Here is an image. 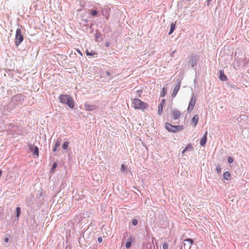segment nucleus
<instances>
[{
  "label": "nucleus",
  "mask_w": 249,
  "mask_h": 249,
  "mask_svg": "<svg viewBox=\"0 0 249 249\" xmlns=\"http://www.w3.org/2000/svg\"><path fill=\"white\" fill-rule=\"evenodd\" d=\"M132 224L134 226L136 225L138 223V221L136 219H134L132 220Z\"/></svg>",
  "instance_id": "nucleus-31"
},
{
  "label": "nucleus",
  "mask_w": 249,
  "mask_h": 249,
  "mask_svg": "<svg viewBox=\"0 0 249 249\" xmlns=\"http://www.w3.org/2000/svg\"><path fill=\"white\" fill-rule=\"evenodd\" d=\"M196 102V97L193 95L189 102V105L187 108V111L188 113H190L193 109Z\"/></svg>",
  "instance_id": "nucleus-5"
},
{
  "label": "nucleus",
  "mask_w": 249,
  "mask_h": 249,
  "mask_svg": "<svg viewBox=\"0 0 249 249\" xmlns=\"http://www.w3.org/2000/svg\"><path fill=\"white\" fill-rule=\"evenodd\" d=\"M198 121V117L197 115H196L192 119V122L194 124V126L195 127L197 124Z\"/></svg>",
  "instance_id": "nucleus-12"
},
{
  "label": "nucleus",
  "mask_w": 249,
  "mask_h": 249,
  "mask_svg": "<svg viewBox=\"0 0 249 249\" xmlns=\"http://www.w3.org/2000/svg\"><path fill=\"white\" fill-rule=\"evenodd\" d=\"M98 241L99 242V243H101L102 242V238L101 237H99L98 238Z\"/></svg>",
  "instance_id": "nucleus-34"
},
{
  "label": "nucleus",
  "mask_w": 249,
  "mask_h": 249,
  "mask_svg": "<svg viewBox=\"0 0 249 249\" xmlns=\"http://www.w3.org/2000/svg\"><path fill=\"white\" fill-rule=\"evenodd\" d=\"M34 154L36 155L37 157L39 155V149L37 146L34 147Z\"/></svg>",
  "instance_id": "nucleus-21"
},
{
  "label": "nucleus",
  "mask_w": 249,
  "mask_h": 249,
  "mask_svg": "<svg viewBox=\"0 0 249 249\" xmlns=\"http://www.w3.org/2000/svg\"><path fill=\"white\" fill-rule=\"evenodd\" d=\"M109 13H107V17H106V18H107V19H108V18H109Z\"/></svg>",
  "instance_id": "nucleus-37"
},
{
  "label": "nucleus",
  "mask_w": 249,
  "mask_h": 249,
  "mask_svg": "<svg viewBox=\"0 0 249 249\" xmlns=\"http://www.w3.org/2000/svg\"><path fill=\"white\" fill-rule=\"evenodd\" d=\"M165 127L169 131L173 132H176L178 129L182 130L183 127L182 125L180 126H175L169 123H166L165 124Z\"/></svg>",
  "instance_id": "nucleus-4"
},
{
  "label": "nucleus",
  "mask_w": 249,
  "mask_h": 249,
  "mask_svg": "<svg viewBox=\"0 0 249 249\" xmlns=\"http://www.w3.org/2000/svg\"><path fill=\"white\" fill-rule=\"evenodd\" d=\"M165 103V99H162L160 102V105H161L162 106H164V104Z\"/></svg>",
  "instance_id": "nucleus-32"
},
{
  "label": "nucleus",
  "mask_w": 249,
  "mask_h": 249,
  "mask_svg": "<svg viewBox=\"0 0 249 249\" xmlns=\"http://www.w3.org/2000/svg\"><path fill=\"white\" fill-rule=\"evenodd\" d=\"M168 245L167 244V243H164L163 244V245H162V248L163 249H168Z\"/></svg>",
  "instance_id": "nucleus-25"
},
{
  "label": "nucleus",
  "mask_w": 249,
  "mask_h": 249,
  "mask_svg": "<svg viewBox=\"0 0 249 249\" xmlns=\"http://www.w3.org/2000/svg\"><path fill=\"white\" fill-rule=\"evenodd\" d=\"M163 106L159 105L158 106V112L159 115H161L162 112Z\"/></svg>",
  "instance_id": "nucleus-20"
},
{
  "label": "nucleus",
  "mask_w": 249,
  "mask_h": 249,
  "mask_svg": "<svg viewBox=\"0 0 249 249\" xmlns=\"http://www.w3.org/2000/svg\"><path fill=\"white\" fill-rule=\"evenodd\" d=\"M193 149V147L191 144H188L185 148L182 151V154H184L188 150H192Z\"/></svg>",
  "instance_id": "nucleus-13"
},
{
  "label": "nucleus",
  "mask_w": 249,
  "mask_h": 249,
  "mask_svg": "<svg viewBox=\"0 0 249 249\" xmlns=\"http://www.w3.org/2000/svg\"><path fill=\"white\" fill-rule=\"evenodd\" d=\"M86 54L87 55L90 56H93L94 55L97 54L96 53L93 51H89L88 50H87L86 51Z\"/></svg>",
  "instance_id": "nucleus-16"
},
{
  "label": "nucleus",
  "mask_w": 249,
  "mask_h": 249,
  "mask_svg": "<svg viewBox=\"0 0 249 249\" xmlns=\"http://www.w3.org/2000/svg\"><path fill=\"white\" fill-rule=\"evenodd\" d=\"M211 0H207V1H208V3H209Z\"/></svg>",
  "instance_id": "nucleus-39"
},
{
  "label": "nucleus",
  "mask_w": 249,
  "mask_h": 249,
  "mask_svg": "<svg viewBox=\"0 0 249 249\" xmlns=\"http://www.w3.org/2000/svg\"><path fill=\"white\" fill-rule=\"evenodd\" d=\"M142 92V90H138L137 91V94L138 95V96L141 97Z\"/></svg>",
  "instance_id": "nucleus-30"
},
{
  "label": "nucleus",
  "mask_w": 249,
  "mask_h": 249,
  "mask_svg": "<svg viewBox=\"0 0 249 249\" xmlns=\"http://www.w3.org/2000/svg\"><path fill=\"white\" fill-rule=\"evenodd\" d=\"M207 132L206 131L204 134V135L202 137V138L200 140V144L202 146H204L207 141Z\"/></svg>",
  "instance_id": "nucleus-9"
},
{
  "label": "nucleus",
  "mask_w": 249,
  "mask_h": 249,
  "mask_svg": "<svg viewBox=\"0 0 249 249\" xmlns=\"http://www.w3.org/2000/svg\"><path fill=\"white\" fill-rule=\"evenodd\" d=\"M78 52V53H79L80 54H82L80 52V51L79 50Z\"/></svg>",
  "instance_id": "nucleus-38"
},
{
  "label": "nucleus",
  "mask_w": 249,
  "mask_h": 249,
  "mask_svg": "<svg viewBox=\"0 0 249 249\" xmlns=\"http://www.w3.org/2000/svg\"><path fill=\"white\" fill-rule=\"evenodd\" d=\"M16 212H17V216L18 217L19 216V213L20 212V208L18 207L16 208Z\"/></svg>",
  "instance_id": "nucleus-24"
},
{
  "label": "nucleus",
  "mask_w": 249,
  "mask_h": 249,
  "mask_svg": "<svg viewBox=\"0 0 249 249\" xmlns=\"http://www.w3.org/2000/svg\"><path fill=\"white\" fill-rule=\"evenodd\" d=\"M165 94H166V90H165V88H163L162 89V93H161V96H164Z\"/></svg>",
  "instance_id": "nucleus-27"
},
{
  "label": "nucleus",
  "mask_w": 249,
  "mask_h": 249,
  "mask_svg": "<svg viewBox=\"0 0 249 249\" xmlns=\"http://www.w3.org/2000/svg\"><path fill=\"white\" fill-rule=\"evenodd\" d=\"M175 26H176V23H174V22H172L171 24V25H170V31L169 33V34L170 35L171 34L173 33V32H174L175 29Z\"/></svg>",
  "instance_id": "nucleus-15"
},
{
  "label": "nucleus",
  "mask_w": 249,
  "mask_h": 249,
  "mask_svg": "<svg viewBox=\"0 0 249 249\" xmlns=\"http://www.w3.org/2000/svg\"><path fill=\"white\" fill-rule=\"evenodd\" d=\"M23 40V36L22 35L21 30L20 28H18L16 30L15 36V44L18 46Z\"/></svg>",
  "instance_id": "nucleus-3"
},
{
  "label": "nucleus",
  "mask_w": 249,
  "mask_h": 249,
  "mask_svg": "<svg viewBox=\"0 0 249 249\" xmlns=\"http://www.w3.org/2000/svg\"><path fill=\"white\" fill-rule=\"evenodd\" d=\"M56 166H57V164L56 163H53V165L52 169L54 170L55 169V168L56 167Z\"/></svg>",
  "instance_id": "nucleus-33"
},
{
  "label": "nucleus",
  "mask_w": 249,
  "mask_h": 249,
  "mask_svg": "<svg viewBox=\"0 0 249 249\" xmlns=\"http://www.w3.org/2000/svg\"><path fill=\"white\" fill-rule=\"evenodd\" d=\"M173 118L175 120L178 119L179 118L181 115V113L180 111L177 109H174L173 110Z\"/></svg>",
  "instance_id": "nucleus-8"
},
{
  "label": "nucleus",
  "mask_w": 249,
  "mask_h": 249,
  "mask_svg": "<svg viewBox=\"0 0 249 249\" xmlns=\"http://www.w3.org/2000/svg\"><path fill=\"white\" fill-rule=\"evenodd\" d=\"M184 241H185V242H189V249H190V248H191L192 245H193V242H194V241H193V239L189 238V239H185V240H184Z\"/></svg>",
  "instance_id": "nucleus-17"
},
{
  "label": "nucleus",
  "mask_w": 249,
  "mask_h": 249,
  "mask_svg": "<svg viewBox=\"0 0 249 249\" xmlns=\"http://www.w3.org/2000/svg\"><path fill=\"white\" fill-rule=\"evenodd\" d=\"M180 82H179L178 85H177L175 87L173 92L172 94V97H175L177 95L178 90L180 89Z\"/></svg>",
  "instance_id": "nucleus-7"
},
{
  "label": "nucleus",
  "mask_w": 249,
  "mask_h": 249,
  "mask_svg": "<svg viewBox=\"0 0 249 249\" xmlns=\"http://www.w3.org/2000/svg\"><path fill=\"white\" fill-rule=\"evenodd\" d=\"M216 172L218 173H219L220 172H221V167L219 165H218L216 168Z\"/></svg>",
  "instance_id": "nucleus-29"
},
{
  "label": "nucleus",
  "mask_w": 249,
  "mask_h": 249,
  "mask_svg": "<svg viewBox=\"0 0 249 249\" xmlns=\"http://www.w3.org/2000/svg\"><path fill=\"white\" fill-rule=\"evenodd\" d=\"M132 107L135 109H140L143 110L147 108L148 107V105L147 103L143 102L141 100L134 98L131 99Z\"/></svg>",
  "instance_id": "nucleus-2"
},
{
  "label": "nucleus",
  "mask_w": 249,
  "mask_h": 249,
  "mask_svg": "<svg viewBox=\"0 0 249 249\" xmlns=\"http://www.w3.org/2000/svg\"><path fill=\"white\" fill-rule=\"evenodd\" d=\"M60 146V142H57L55 143V145L53 149V152H55L57 148L59 147V146Z\"/></svg>",
  "instance_id": "nucleus-18"
},
{
  "label": "nucleus",
  "mask_w": 249,
  "mask_h": 249,
  "mask_svg": "<svg viewBox=\"0 0 249 249\" xmlns=\"http://www.w3.org/2000/svg\"><path fill=\"white\" fill-rule=\"evenodd\" d=\"M97 14H98V12L96 10H94L91 11L90 15L93 17L96 16L97 15Z\"/></svg>",
  "instance_id": "nucleus-23"
},
{
  "label": "nucleus",
  "mask_w": 249,
  "mask_h": 249,
  "mask_svg": "<svg viewBox=\"0 0 249 249\" xmlns=\"http://www.w3.org/2000/svg\"><path fill=\"white\" fill-rule=\"evenodd\" d=\"M8 241H9V239H8V238H5L4 239V241H5V242H8Z\"/></svg>",
  "instance_id": "nucleus-36"
},
{
  "label": "nucleus",
  "mask_w": 249,
  "mask_h": 249,
  "mask_svg": "<svg viewBox=\"0 0 249 249\" xmlns=\"http://www.w3.org/2000/svg\"><path fill=\"white\" fill-rule=\"evenodd\" d=\"M132 239H128L125 244V247L127 249L129 248L131 246Z\"/></svg>",
  "instance_id": "nucleus-19"
},
{
  "label": "nucleus",
  "mask_w": 249,
  "mask_h": 249,
  "mask_svg": "<svg viewBox=\"0 0 249 249\" xmlns=\"http://www.w3.org/2000/svg\"><path fill=\"white\" fill-rule=\"evenodd\" d=\"M220 79L222 81H225L227 80V77L226 75L224 74V72L222 71H220Z\"/></svg>",
  "instance_id": "nucleus-10"
},
{
  "label": "nucleus",
  "mask_w": 249,
  "mask_h": 249,
  "mask_svg": "<svg viewBox=\"0 0 249 249\" xmlns=\"http://www.w3.org/2000/svg\"><path fill=\"white\" fill-rule=\"evenodd\" d=\"M228 161L229 163L231 164V163H232L233 159L231 157H229L228 158Z\"/></svg>",
  "instance_id": "nucleus-28"
},
{
  "label": "nucleus",
  "mask_w": 249,
  "mask_h": 249,
  "mask_svg": "<svg viewBox=\"0 0 249 249\" xmlns=\"http://www.w3.org/2000/svg\"><path fill=\"white\" fill-rule=\"evenodd\" d=\"M189 63L192 67L195 66L196 64V61L195 57H192L189 61Z\"/></svg>",
  "instance_id": "nucleus-14"
},
{
  "label": "nucleus",
  "mask_w": 249,
  "mask_h": 249,
  "mask_svg": "<svg viewBox=\"0 0 249 249\" xmlns=\"http://www.w3.org/2000/svg\"><path fill=\"white\" fill-rule=\"evenodd\" d=\"M110 44L108 42H107L106 43H105V46L106 47H108L109 46Z\"/></svg>",
  "instance_id": "nucleus-35"
},
{
  "label": "nucleus",
  "mask_w": 249,
  "mask_h": 249,
  "mask_svg": "<svg viewBox=\"0 0 249 249\" xmlns=\"http://www.w3.org/2000/svg\"><path fill=\"white\" fill-rule=\"evenodd\" d=\"M84 107L85 109L87 111H92L97 108V107L96 106L87 104H85Z\"/></svg>",
  "instance_id": "nucleus-6"
},
{
  "label": "nucleus",
  "mask_w": 249,
  "mask_h": 249,
  "mask_svg": "<svg viewBox=\"0 0 249 249\" xmlns=\"http://www.w3.org/2000/svg\"><path fill=\"white\" fill-rule=\"evenodd\" d=\"M58 99L60 103L67 104L70 108H72L74 106V102L72 98L68 94L60 95Z\"/></svg>",
  "instance_id": "nucleus-1"
},
{
  "label": "nucleus",
  "mask_w": 249,
  "mask_h": 249,
  "mask_svg": "<svg viewBox=\"0 0 249 249\" xmlns=\"http://www.w3.org/2000/svg\"><path fill=\"white\" fill-rule=\"evenodd\" d=\"M231 175L229 171H226L223 174V178L225 179L229 180L231 179Z\"/></svg>",
  "instance_id": "nucleus-11"
},
{
  "label": "nucleus",
  "mask_w": 249,
  "mask_h": 249,
  "mask_svg": "<svg viewBox=\"0 0 249 249\" xmlns=\"http://www.w3.org/2000/svg\"><path fill=\"white\" fill-rule=\"evenodd\" d=\"M69 142H65L63 143V145H62V148L64 150H66L67 149L68 146H69Z\"/></svg>",
  "instance_id": "nucleus-22"
},
{
  "label": "nucleus",
  "mask_w": 249,
  "mask_h": 249,
  "mask_svg": "<svg viewBox=\"0 0 249 249\" xmlns=\"http://www.w3.org/2000/svg\"><path fill=\"white\" fill-rule=\"evenodd\" d=\"M125 166L124 164H122V165H121V171L124 172V170H125Z\"/></svg>",
  "instance_id": "nucleus-26"
}]
</instances>
